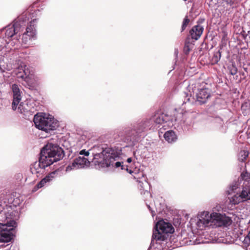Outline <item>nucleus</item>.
Returning <instances> with one entry per match:
<instances>
[{"label": "nucleus", "instance_id": "f257e3e1", "mask_svg": "<svg viewBox=\"0 0 250 250\" xmlns=\"http://www.w3.org/2000/svg\"><path fill=\"white\" fill-rule=\"evenodd\" d=\"M167 113L157 112L149 118H146L135 124L131 127L125 128L119 133V141L126 144L125 146H134L141 137V133L145 129L159 128L166 129L167 127L173 126L176 121Z\"/></svg>", "mask_w": 250, "mask_h": 250}, {"label": "nucleus", "instance_id": "f03ea898", "mask_svg": "<svg viewBox=\"0 0 250 250\" xmlns=\"http://www.w3.org/2000/svg\"><path fill=\"white\" fill-rule=\"evenodd\" d=\"M63 156V151L61 147L49 143L41 150L39 161L31 166V172L33 174H36L37 177H40L45 173L46 167L54 162L60 161Z\"/></svg>", "mask_w": 250, "mask_h": 250}, {"label": "nucleus", "instance_id": "7ed1b4c3", "mask_svg": "<svg viewBox=\"0 0 250 250\" xmlns=\"http://www.w3.org/2000/svg\"><path fill=\"white\" fill-rule=\"evenodd\" d=\"M216 227L227 226L231 224V220L224 214L219 213L204 211L199 212L196 221V226L197 229L203 230L209 226L213 225Z\"/></svg>", "mask_w": 250, "mask_h": 250}, {"label": "nucleus", "instance_id": "20e7f679", "mask_svg": "<svg viewBox=\"0 0 250 250\" xmlns=\"http://www.w3.org/2000/svg\"><path fill=\"white\" fill-rule=\"evenodd\" d=\"M121 150H117L113 148H105L100 153L94 155L93 163L102 167H110L125 169L122 165L123 163L118 161Z\"/></svg>", "mask_w": 250, "mask_h": 250}, {"label": "nucleus", "instance_id": "39448f33", "mask_svg": "<svg viewBox=\"0 0 250 250\" xmlns=\"http://www.w3.org/2000/svg\"><path fill=\"white\" fill-rule=\"evenodd\" d=\"M174 229L172 225L164 220L158 221L155 225L153 230V235L149 249L163 250L162 244L164 243L167 237V233H172Z\"/></svg>", "mask_w": 250, "mask_h": 250}, {"label": "nucleus", "instance_id": "423d86ee", "mask_svg": "<svg viewBox=\"0 0 250 250\" xmlns=\"http://www.w3.org/2000/svg\"><path fill=\"white\" fill-rule=\"evenodd\" d=\"M241 186L242 190L237 192L235 194L229 197V202L232 205H237L250 200V173L245 172L241 174Z\"/></svg>", "mask_w": 250, "mask_h": 250}, {"label": "nucleus", "instance_id": "0eeeda50", "mask_svg": "<svg viewBox=\"0 0 250 250\" xmlns=\"http://www.w3.org/2000/svg\"><path fill=\"white\" fill-rule=\"evenodd\" d=\"M5 215V219L7 220L5 223H0V242H8L13 239L15 233V229L17 227V223L11 219L8 220V216L6 215V211L3 207L0 205V219Z\"/></svg>", "mask_w": 250, "mask_h": 250}, {"label": "nucleus", "instance_id": "6e6552de", "mask_svg": "<svg viewBox=\"0 0 250 250\" xmlns=\"http://www.w3.org/2000/svg\"><path fill=\"white\" fill-rule=\"evenodd\" d=\"M34 122L37 128L46 133L55 130L59 125L57 120L50 115L36 114L34 116Z\"/></svg>", "mask_w": 250, "mask_h": 250}, {"label": "nucleus", "instance_id": "1a4fd4ad", "mask_svg": "<svg viewBox=\"0 0 250 250\" xmlns=\"http://www.w3.org/2000/svg\"><path fill=\"white\" fill-rule=\"evenodd\" d=\"M26 18L22 15L18 18L13 24H9L5 28V38H10L18 33L26 25Z\"/></svg>", "mask_w": 250, "mask_h": 250}, {"label": "nucleus", "instance_id": "9d476101", "mask_svg": "<svg viewBox=\"0 0 250 250\" xmlns=\"http://www.w3.org/2000/svg\"><path fill=\"white\" fill-rule=\"evenodd\" d=\"M15 73L18 78H21L30 86H32L33 83L32 81V75H30V71L28 66L22 62L19 61L18 66L15 70Z\"/></svg>", "mask_w": 250, "mask_h": 250}, {"label": "nucleus", "instance_id": "9b49d317", "mask_svg": "<svg viewBox=\"0 0 250 250\" xmlns=\"http://www.w3.org/2000/svg\"><path fill=\"white\" fill-rule=\"evenodd\" d=\"M89 161L85 157L79 156L66 167L65 171L69 172L73 170L84 168L89 165Z\"/></svg>", "mask_w": 250, "mask_h": 250}, {"label": "nucleus", "instance_id": "f8f14e48", "mask_svg": "<svg viewBox=\"0 0 250 250\" xmlns=\"http://www.w3.org/2000/svg\"><path fill=\"white\" fill-rule=\"evenodd\" d=\"M37 19H34L30 22L26 29V32L22 35V42L25 44L29 40L35 39L36 35Z\"/></svg>", "mask_w": 250, "mask_h": 250}, {"label": "nucleus", "instance_id": "ddd939ff", "mask_svg": "<svg viewBox=\"0 0 250 250\" xmlns=\"http://www.w3.org/2000/svg\"><path fill=\"white\" fill-rule=\"evenodd\" d=\"M37 19H34L30 22L26 29V32L22 35V42L25 44L29 40L35 39L36 35Z\"/></svg>", "mask_w": 250, "mask_h": 250}, {"label": "nucleus", "instance_id": "4468645a", "mask_svg": "<svg viewBox=\"0 0 250 250\" xmlns=\"http://www.w3.org/2000/svg\"><path fill=\"white\" fill-rule=\"evenodd\" d=\"M58 170H55L50 172L44 178L42 179L32 189V192H36L39 189L43 187L53 181L58 174Z\"/></svg>", "mask_w": 250, "mask_h": 250}, {"label": "nucleus", "instance_id": "2eb2a0df", "mask_svg": "<svg viewBox=\"0 0 250 250\" xmlns=\"http://www.w3.org/2000/svg\"><path fill=\"white\" fill-rule=\"evenodd\" d=\"M12 90L13 91V100L12 104V109L14 110L17 109V106L21 100V92L17 84H14L12 85Z\"/></svg>", "mask_w": 250, "mask_h": 250}, {"label": "nucleus", "instance_id": "dca6fc26", "mask_svg": "<svg viewBox=\"0 0 250 250\" xmlns=\"http://www.w3.org/2000/svg\"><path fill=\"white\" fill-rule=\"evenodd\" d=\"M210 96V90L207 88L198 89L196 94L197 101L200 104L205 103Z\"/></svg>", "mask_w": 250, "mask_h": 250}, {"label": "nucleus", "instance_id": "f3484780", "mask_svg": "<svg viewBox=\"0 0 250 250\" xmlns=\"http://www.w3.org/2000/svg\"><path fill=\"white\" fill-rule=\"evenodd\" d=\"M17 109L20 113L26 116L33 112L34 108L29 105L27 103L21 102L20 104Z\"/></svg>", "mask_w": 250, "mask_h": 250}, {"label": "nucleus", "instance_id": "a211bd4d", "mask_svg": "<svg viewBox=\"0 0 250 250\" xmlns=\"http://www.w3.org/2000/svg\"><path fill=\"white\" fill-rule=\"evenodd\" d=\"M203 30V27L200 25L194 26L190 31L191 38L197 40L202 34Z\"/></svg>", "mask_w": 250, "mask_h": 250}, {"label": "nucleus", "instance_id": "6ab92c4d", "mask_svg": "<svg viewBox=\"0 0 250 250\" xmlns=\"http://www.w3.org/2000/svg\"><path fill=\"white\" fill-rule=\"evenodd\" d=\"M242 180V179L241 178L240 183H239V181L234 182L229 186V190H228V192L229 195L232 194V193H237V192L239 191L238 190L237 191V189L240 188H241V186H242L243 184V182H241Z\"/></svg>", "mask_w": 250, "mask_h": 250}, {"label": "nucleus", "instance_id": "aec40b11", "mask_svg": "<svg viewBox=\"0 0 250 250\" xmlns=\"http://www.w3.org/2000/svg\"><path fill=\"white\" fill-rule=\"evenodd\" d=\"M165 139L169 143L174 142L177 140V136L172 130H168L164 135Z\"/></svg>", "mask_w": 250, "mask_h": 250}, {"label": "nucleus", "instance_id": "412c9836", "mask_svg": "<svg viewBox=\"0 0 250 250\" xmlns=\"http://www.w3.org/2000/svg\"><path fill=\"white\" fill-rule=\"evenodd\" d=\"M77 146L80 147H83L84 145H85L87 141L88 140V138L84 135L79 136L77 138Z\"/></svg>", "mask_w": 250, "mask_h": 250}, {"label": "nucleus", "instance_id": "4be33fe9", "mask_svg": "<svg viewBox=\"0 0 250 250\" xmlns=\"http://www.w3.org/2000/svg\"><path fill=\"white\" fill-rule=\"evenodd\" d=\"M249 152L247 150H241L238 154V160L240 162H244L249 156Z\"/></svg>", "mask_w": 250, "mask_h": 250}, {"label": "nucleus", "instance_id": "5701e85b", "mask_svg": "<svg viewBox=\"0 0 250 250\" xmlns=\"http://www.w3.org/2000/svg\"><path fill=\"white\" fill-rule=\"evenodd\" d=\"M221 58V52L220 50H218L217 52H215L213 54V56L211 59V63L212 64H216L220 60Z\"/></svg>", "mask_w": 250, "mask_h": 250}, {"label": "nucleus", "instance_id": "b1692460", "mask_svg": "<svg viewBox=\"0 0 250 250\" xmlns=\"http://www.w3.org/2000/svg\"><path fill=\"white\" fill-rule=\"evenodd\" d=\"M228 69L230 74L232 75H234L237 73V68L236 66L233 64L229 66Z\"/></svg>", "mask_w": 250, "mask_h": 250}, {"label": "nucleus", "instance_id": "393cba45", "mask_svg": "<svg viewBox=\"0 0 250 250\" xmlns=\"http://www.w3.org/2000/svg\"><path fill=\"white\" fill-rule=\"evenodd\" d=\"M189 22V20L188 19V17L186 16L183 21L182 26V31H184L186 28L187 27V25Z\"/></svg>", "mask_w": 250, "mask_h": 250}, {"label": "nucleus", "instance_id": "a878e982", "mask_svg": "<svg viewBox=\"0 0 250 250\" xmlns=\"http://www.w3.org/2000/svg\"><path fill=\"white\" fill-rule=\"evenodd\" d=\"M138 186L139 188H140V190L145 189V185H144V183H143L142 182L138 181Z\"/></svg>", "mask_w": 250, "mask_h": 250}, {"label": "nucleus", "instance_id": "bb28decb", "mask_svg": "<svg viewBox=\"0 0 250 250\" xmlns=\"http://www.w3.org/2000/svg\"><path fill=\"white\" fill-rule=\"evenodd\" d=\"M80 155H84V156H88L89 155L88 151H85V149H83L80 152Z\"/></svg>", "mask_w": 250, "mask_h": 250}, {"label": "nucleus", "instance_id": "cd10ccee", "mask_svg": "<svg viewBox=\"0 0 250 250\" xmlns=\"http://www.w3.org/2000/svg\"><path fill=\"white\" fill-rule=\"evenodd\" d=\"M184 51L185 53L188 54L189 51V47L188 45H186L184 47Z\"/></svg>", "mask_w": 250, "mask_h": 250}, {"label": "nucleus", "instance_id": "c85d7f7f", "mask_svg": "<svg viewBox=\"0 0 250 250\" xmlns=\"http://www.w3.org/2000/svg\"><path fill=\"white\" fill-rule=\"evenodd\" d=\"M147 208L149 209V210L151 211L152 216L154 217L155 215V211L154 210H151V208L149 205H147Z\"/></svg>", "mask_w": 250, "mask_h": 250}, {"label": "nucleus", "instance_id": "c756f323", "mask_svg": "<svg viewBox=\"0 0 250 250\" xmlns=\"http://www.w3.org/2000/svg\"><path fill=\"white\" fill-rule=\"evenodd\" d=\"M2 61L0 60V70L3 72L5 71V67L1 65Z\"/></svg>", "mask_w": 250, "mask_h": 250}, {"label": "nucleus", "instance_id": "7c9ffc66", "mask_svg": "<svg viewBox=\"0 0 250 250\" xmlns=\"http://www.w3.org/2000/svg\"><path fill=\"white\" fill-rule=\"evenodd\" d=\"M144 194L146 195V196H151V194L150 192L147 190H145L144 192Z\"/></svg>", "mask_w": 250, "mask_h": 250}, {"label": "nucleus", "instance_id": "2f4dec72", "mask_svg": "<svg viewBox=\"0 0 250 250\" xmlns=\"http://www.w3.org/2000/svg\"><path fill=\"white\" fill-rule=\"evenodd\" d=\"M215 120H216V122L219 123L221 125H222L223 124V121L220 118H216L215 119Z\"/></svg>", "mask_w": 250, "mask_h": 250}, {"label": "nucleus", "instance_id": "473e14b6", "mask_svg": "<svg viewBox=\"0 0 250 250\" xmlns=\"http://www.w3.org/2000/svg\"><path fill=\"white\" fill-rule=\"evenodd\" d=\"M247 239L250 240V230L249 231V234L247 236V237H246L245 239V241H247Z\"/></svg>", "mask_w": 250, "mask_h": 250}, {"label": "nucleus", "instance_id": "72a5a7b5", "mask_svg": "<svg viewBox=\"0 0 250 250\" xmlns=\"http://www.w3.org/2000/svg\"><path fill=\"white\" fill-rule=\"evenodd\" d=\"M126 161L128 163H130L132 161V159L131 158H128Z\"/></svg>", "mask_w": 250, "mask_h": 250}, {"label": "nucleus", "instance_id": "f704fd0d", "mask_svg": "<svg viewBox=\"0 0 250 250\" xmlns=\"http://www.w3.org/2000/svg\"><path fill=\"white\" fill-rule=\"evenodd\" d=\"M187 99L186 100H187V101L189 102L190 101V98L188 97V95H187Z\"/></svg>", "mask_w": 250, "mask_h": 250}, {"label": "nucleus", "instance_id": "c9c22d12", "mask_svg": "<svg viewBox=\"0 0 250 250\" xmlns=\"http://www.w3.org/2000/svg\"><path fill=\"white\" fill-rule=\"evenodd\" d=\"M175 54L177 55L178 54V50L177 49H175Z\"/></svg>", "mask_w": 250, "mask_h": 250}, {"label": "nucleus", "instance_id": "e433bc0d", "mask_svg": "<svg viewBox=\"0 0 250 250\" xmlns=\"http://www.w3.org/2000/svg\"><path fill=\"white\" fill-rule=\"evenodd\" d=\"M145 184L146 185V186H147V183L146 182H145Z\"/></svg>", "mask_w": 250, "mask_h": 250}, {"label": "nucleus", "instance_id": "4c0bfd02", "mask_svg": "<svg viewBox=\"0 0 250 250\" xmlns=\"http://www.w3.org/2000/svg\"><path fill=\"white\" fill-rule=\"evenodd\" d=\"M9 249V248H7L5 250H8Z\"/></svg>", "mask_w": 250, "mask_h": 250}, {"label": "nucleus", "instance_id": "58836bf2", "mask_svg": "<svg viewBox=\"0 0 250 250\" xmlns=\"http://www.w3.org/2000/svg\"><path fill=\"white\" fill-rule=\"evenodd\" d=\"M8 246H9V245H6L5 246V247H8Z\"/></svg>", "mask_w": 250, "mask_h": 250}, {"label": "nucleus", "instance_id": "ea45409f", "mask_svg": "<svg viewBox=\"0 0 250 250\" xmlns=\"http://www.w3.org/2000/svg\"><path fill=\"white\" fill-rule=\"evenodd\" d=\"M2 30H3V29H2V30H0V31H1Z\"/></svg>", "mask_w": 250, "mask_h": 250}]
</instances>
